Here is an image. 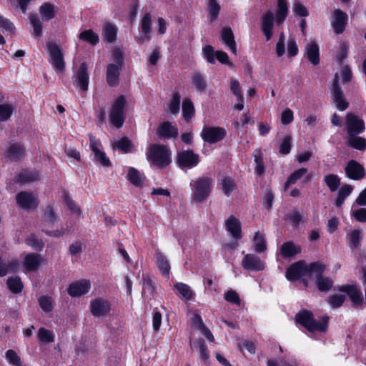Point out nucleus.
<instances>
[{
    "label": "nucleus",
    "mask_w": 366,
    "mask_h": 366,
    "mask_svg": "<svg viewBox=\"0 0 366 366\" xmlns=\"http://www.w3.org/2000/svg\"><path fill=\"white\" fill-rule=\"evenodd\" d=\"M298 53V46L295 39L290 37L287 41V55L289 57L295 56Z\"/></svg>",
    "instance_id": "obj_62"
},
{
    "label": "nucleus",
    "mask_w": 366,
    "mask_h": 366,
    "mask_svg": "<svg viewBox=\"0 0 366 366\" xmlns=\"http://www.w3.org/2000/svg\"><path fill=\"white\" fill-rule=\"evenodd\" d=\"M274 21V14L270 10L267 11L261 18V30L267 41L272 38L273 34Z\"/></svg>",
    "instance_id": "obj_20"
},
{
    "label": "nucleus",
    "mask_w": 366,
    "mask_h": 366,
    "mask_svg": "<svg viewBox=\"0 0 366 366\" xmlns=\"http://www.w3.org/2000/svg\"><path fill=\"white\" fill-rule=\"evenodd\" d=\"M225 227L235 239L242 238V228L239 220L234 216L231 215L225 221Z\"/></svg>",
    "instance_id": "obj_21"
},
{
    "label": "nucleus",
    "mask_w": 366,
    "mask_h": 366,
    "mask_svg": "<svg viewBox=\"0 0 366 366\" xmlns=\"http://www.w3.org/2000/svg\"><path fill=\"white\" fill-rule=\"evenodd\" d=\"M41 308L45 312H50L52 310V300L51 297L42 296L39 299Z\"/></svg>",
    "instance_id": "obj_64"
},
{
    "label": "nucleus",
    "mask_w": 366,
    "mask_h": 366,
    "mask_svg": "<svg viewBox=\"0 0 366 366\" xmlns=\"http://www.w3.org/2000/svg\"><path fill=\"white\" fill-rule=\"evenodd\" d=\"M14 112V107L11 104H0V122L7 121Z\"/></svg>",
    "instance_id": "obj_56"
},
{
    "label": "nucleus",
    "mask_w": 366,
    "mask_h": 366,
    "mask_svg": "<svg viewBox=\"0 0 366 366\" xmlns=\"http://www.w3.org/2000/svg\"><path fill=\"white\" fill-rule=\"evenodd\" d=\"M307 275V264L302 261H298L290 265L286 271V277L289 281H295Z\"/></svg>",
    "instance_id": "obj_14"
},
{
    "label": "nucleus",
    "mask_w": 366,
    "mask_h": 366,
    "mask_svg": "<svg viewBox=\"0 0 366 366\" xmlns=\"http://www.w3.org/2000/svg\"><path fill=\"white\" fill-rule=\"evenodd\" d=\"M38 337L40 341L50 343L54 341V334L49 330H46L44 327L39 328L38 331Z\"/></svg>",
    "instance_id": "obj_58"
},
{
    "label": "nucleus",
    "mask_w": 366,
    "mask_h": 366,
    "mask_svg": "<svg viewBox=\"0 0 366 366\" xmlns=\"http://www.w3.org/2000/svg\"><path fill=\"white\" fill-rule=\"evenodd\" d=\"M174 289L178 292L179 295L185 300H191L194 297V292L190 287L184 283L177 282L174 285Z\"/></svg>",
    "instance_id": "obj_33"
},
{
    "label": "nucleus",
    "mask_w": 366,
    "mask_h": 366,
    "mask_svg": "<svg viewBox=\"0 0 366 366\" xmlns=\"http://www.w3.org/2000/svg\"><path fill=\"white\" fill-rule=\"evenodd\" d=\"M30 22L33 28L32 35L39 38L42 35V22L37 14H31L29 16Z\"/></svg>",
    "instance_id": "obj_44"
},
{
    "label": "nucleus",
    "mask_w": 366,
    "mask_h": 366,
    "mask_svg": "<svg viewBox=\"0 0 366 366\" xmlns=\"http://www.w3.org/2000/svg\"><path fill=\"white\" fill-rule=\"evenodd\" d=\"M325 269V266L320 262H313L310 264H307V275L315 274L316 279L318 277L322 276V273Z\"/></svg>",
    "instance_id": "obj_46"
},
{
    "label": "nucleus",
    "mask_w": 366,
    "mask_h": 366,
    "mask_svg": "<svg viewBox=\"0 0 366 366\" xmlns=\"http://www.w3.org/2000/svg\"><path fill=\"white\" fill-rule=\"evenodd\" d=\"M6 357L10 364L14 366H22L21 358L14 350H7Z\"/></svg>",
    "instance_id": "obj_60"
},
{
    "label": "nucleus",
    "mask_w": 366,
    "mask_h": 366,
    "mask_svg": "<svg viewBox=\"0 0 366 366\" xmlns=\"http://www.w3.org/2000/svg\"><path fill=\"white\" fill-rule=\"evenodd\" d=\"M39 14L44 21H49L55 16L54 6L51 3H44L39 7Z\"/></svg>",
    "instance_id": "obj_37"
},
{
    "label": "nucleus",
    "mask_w": 366,
    "mask_h": 366,
    "mask_svg": "<svg viewBox=\"0 0 366 366\" xmlns=\"http://www.w3.org/2000/svg\"><path fill=\"white\" fill-rule=\"evenodd\" d=\"M225 300L232 304H234L236 305H240L241 300L238 295V294L234 290H229L224 295Z\"/></svg>",
    "instance_id": "obj_63"
},
{
    "label": "nucleus",
    "mask_w": 366,
    "mask_h": 366,
    "mask_svg": "<svg viewBox=\"0 0 366 366\" xmlns=\"http://www.w3.org/2000/svg\"><path fill=\"white\" fill-rule=\"evenodd\" d=\"M333 19L332 21V26L335 34H340L345 29L347 23V15L340 9H336L332 14Z\"/></svg>",
    "instance_id": "obj_18"
},
{
    "label": "nucleus",
    "mask_w": 366,
    "mask_h": 366,
    "mask_svg": "<svg viewBox=\"0 0 366 366\" xmlns=\"http://www.w3.org/2000/svg\"><path fill=\"white\" fill-rule=\"evenodd\" d=\"M362 234L360 230L354 229L349 234V246L352 249H357L360 246V241Z\"/></svg>",
    "instance_id": "obj_49"
},
{
    "label": "nucleus",
    "mask_w": 366,
    "mask_h": 366,
    "mask_svg": "<svg viewBox=\"0 0 366 366\" xmlns=\"http://www.w3.org/2000/svg\"><path fill=\"white\" fill-rule=\"evenodd\" d=\"M195 109L194 104L189 98H185L182 102V115L187 122H189L194 116Z\"/></svg>",
    "instance_id": "obj_36"
},
{
    "label": "nucleus",
    "mask_w": 366,
    "mask_h": 366,
    "mask_svg": "<svg viewBox=\"0 0 366 366\" xmlns=\"http://www.w3.org/2000/svg\"><path fill=\"white\" fill-rule=\"evenodd\" d=\"M226 135L225 130L222 127H205L203 128L201 137L207 143L214 144L221 141Z\"/></svg>",
    "instance_id": "obj_8"
},
{
    "label": "nucleus",
    "mask_w": 366,
    "mask_h": 366,
    "mask_svg": "<svg viewBox=\"0 0 366 366\" xmlns=\"http://www.w3.org/2000/svg\"><path fill=\"white\" fill-rule=\"evenodd\" d=\"M325 182L331 192H335L340 185V179L337 175L331 174L325 177Z\"/></svg>",
    "instance_id": "obj_53"
},
{
    "label": "nucleus",
    "mask_w": 366,
    "mask_h": 366,
    "mask_svg": "<svg viewBox=\"0 0 366 366\" xmlns=\"http://www.w3.org/2000/svg\"><path fill=\"white\" fill-rule=\"evenodd\" d=\"M24 155V147L18 143L11 144L6 150V156L14 161L21 159Z\"/></svg>",
    "instance_id": "obj_28"
},
{
    "label": "nucleus",
    "mask_w": 366,
    "mask_h": 366,
    "mask_svg": "<svg viewBox=\"0 0 366 366\" xmlns=\"http://www.w3.org/2000/svg\"><path fill=\"white\" fill-rule=\"evenodd\" d=\"M79 39L89 42L92 45H96L99 39L97 34H95L92 29L85 30L79 34Z\"/></svg>",
    "instance_id": "obj_52"
},
{
    "label": "nucleus",
    "mask_w": 366,
    "mask_h": 366,
    "mask_svg": "<svg viewBox=\"0 0 366 366\" xmlns=\"http://www.w3.org/2000/svg\"><path fill=\"white\" fill-rule=\"evenodd\" d=\"M213 179L209 177H201L190 183L192 199L195 202H204L209 196L212 189Z\"/></svg>",
    "instance_id": "obj_2"
},
{
    "label": "nucleus",
    "mask_w": 366,
    "mask_h": 366,
    "mask_svg": "<svg viewBox=\"0 0 366 366\" xmlns=\"http://www.w3.org/2000/svg\"><path fill=\"white\" fill-rule=\"evenodd\" d=\"M155 259L157 261V267L161 271L162 274L166 277H169L170 265L167 257L161 252H157L155 254Z\"/></svg>",
    "instance_id": "obj_34"
},
{
    "label": "nucleus",
    "mask_w": 366,
    "mask_h": 366,
    "mask_svg": "<svg viewBox=\"0 0 366 366\" xmlns=\"http://www.w3.org/2000/svg\"><path fill=\"white\" fill-rule=\"evenodd\" d=\"M181 96L179 92H174L171 98L169 104V112L173 114H177L179 112Z\"/></svg>",
    "instance_id": "obj_54"
},
{
    "label": "nucleus",
    "mask_w": 366,
    "mask_h": 366,
    "mask_svg": "<svg viewBox=\"0 0 366 366\" xmlns=\"http://www.w3.org/2000/svg\"><path fill=\"white\" fill-rule=\"evenodd\" d=\"M192 84L196 90L199 92H204L207 87L204 76L198 71L194 72L192 74Z\"/></svg>",
    "instance_id": "obj_30"
},
{
    "label": "nucleus",
    "mask_w": 366,
    "mask_h": 366,
    "mask_svg": "<svg viewBox=\"0 0 366 366\" xmlns=\"http://www.w3.org/2000/svg\"><path fill=\"white\" fill-rule=\"evenodd\" d=\"M332 96L336 104L337 108L340 111H344L348 107V103L344 98L343 92L338 84V75L336 74L332 88Z\"/></svg>",
    "instance_id": "obj_19"
},
{
    "label": "nucleus",
    "mask_w": 366,
    "mask_h": 366,
    "mask_svg": "<svg viewBox=\"0 0 366 366\" xmlns=\"http://www.w3.org/2000/svg\"><path fill=\"white\" fill-rule=\"evenodd\" d=\"M295 320L309 332H325L328 326V316H323L317 321L312 312L302 310L295 315Z\"/></svg>",
    "instance_id": "obj_1"
},
{
    "label": "nucleus",
    "mask_w": 366,
    "mask_h": 366,
    "mask_svg": "<svg viewBox=\"0 0 366 366\" xmlns=\"http://www.w3.org/2000/svg\"><path fill=\"white\" fill-rule=\"evenodd\" d=\"M89 80L88 66L86 63L83 62L80 64L74 76V83L81 91L86 92L88 90Z\"/></svg>",
    "instance_id": "obj_15"
},
{
    "label": "nucleus",
    "mask_w": 366,
    "mask_h": 366,
    "mask_svg": "<svg viewBox=\"0 0 366 366\" xmlns=\"http://www.w3.org/2000/svg\"><path fill=\"white\" fill-rule=\"evenodd\" d=\"M25 242L26 244L36 251H41L44 247V242L42 240L38 239L34 234H31L29 237H28Z\"/></svg>",
    "instance_id": "obj_57"
},
{
    "label": "nucleus",
    "mask_w": 366,
    "mask_h": 366,
    "mask_svg": "<svg viewBox=\"0 0 366 366\" xmlns=\"http://www.w3.org/2000/svg\"><path fill=\"white\" fill-rule=\"evenodd\" d=\"M340 291L345 292L348 294L351 301L355 305H361L362 304V292L358 290L355 286L345 285L340 288Z\"/></svg>",
    "instance_id": "obj_25"
},
{
    "label": "nucleus",
    "mask_w": 366,
    "mask_h": 366,
    "mask_svg": "<svg viewBox=\"0 0 366 366\" xmlns=\"http://www.w3.org/2000/svg\"><path fill=\"white\" fill-rule=\"evenodd\" d=\"M147 158L154 165L163 168L171 162V152L165 145L152 144L147 152Z\"/></svg>",
    "instance_id": "obj_3"
},
{
    "label": "nucleus",
    "mask_w": 366,
    "mask_h": 366,
    "mask_svg": "<svg viewBox=\"0 0 366 366\" xmlns=\"http://www.w3.org/2000/svg\"><path fill=\"white\" fill-rule=\"evenodd\" d=\"M119 67L117 64H110L107 69V81L109 86H115L119 84Z\"/></svg>",
    "instance_id": "obj_27"
},
{
    "label": "nucleus",
    "mask_w": 366,
    "mask_h": 366,
    "mask_svg": "<svg viewBox=\"0 0 366 366\" xmlns=\"http://www.w3.org/2000/svg\"><path fill=\"white\" fill-rule=\"evenodd\" d=\"M347 145L359 151H365L366 149V139L358 137V135L350 136L348 137Z\"/></svg>",
    "instance_id": "obj_40"
},
{
    "label": "nucleus",
    "mask_w": 366,
    "mask_h": 366,
    "mask_svg": "<svg viewBox=\"0 0 366 366\" xmlns=\"http://www.w3.org/2000/svg\"><path fill=\"white\" fill-rule=\"evenodd\" d=\"M104 39L109 43H113L116 40L117 28L114 25L107 23L103 28Z\"/></svg>",
    "instance_id": "obj_45"
},
{
    "label": "nucleus",
    "mask_w": 366,
    "mask_h": 366,
    "mask_svg": "<svg viewBox=\"0 0 366 366\" xmlns=\"http://www.w3.org/2000/svg\"><path fill=\"white\" fill-rule=\"evenodd\" d=\"M307 173V169L304 168V167L297 169L294 172H292L289 176L286 182L285 183V186H284L285 190H287L291 184H295L297 180L300 179Z\"/></svg>",
    "instance_id": "obj_42"
},
{
    "label": "nucleus",
    "mask_w": 366,
    "mask_h": 366,
    "mask_svg": "<svg viewBox=\"0 0 366 366\" xmlns=\"http://www.w3.org/2000/svg\"><path fill=\"white\" fill-rule=\"evenodd\" d=\"M316 285L320 291L327 292L332 287L333 282L330 278L322 275L316 280Z\"/></svg>",
    "instance_id": "obj_48"
},
{
    "label": "nucleus",
    "mask_w": 366,
    "mask_h": 366,
    "mask_svg": "<svg viewBox=\"0 0 366 366\" xmlns=\"http://www.w3.org/2000/svg\"><path fill=\"white\" fill-rule=\"evenodd\" d=\"M16 204L21 209L29 210L35 209L39 204V199L32 193L20 192L16 196Z\"/></svg>",
    "instance_id": "obj_10"
},
{
    "label": "nucleus",
    "mask_w": 366,
    "mask_h": 366,
    "mask_svg": "<svg viewBox=\"0 0 366 366\" xmlns=\"http://www.w3.org/2000/svg\"><path fill=\"white\" fill-rule=\"evenodd\" d=\"M253 157L254 159L255 173L261 176L264 173L265 166L264 163V154L259 149H256L253 152Z\"/></svg>",
    "instance_id": "obj_31"
},
{
    "label": "nucleus",
    "mask_w": 366,
    "mask_h": 366,
    "mask_svg": "<svg viewBox=\"0 0 366 366\" xmlns=\"http://www.w3.org/2000/svg\"><path fill=\"white\" fill-rule=\"evenodd\" d=\"M305 56L314 66L320 63L319 46L316 42H310L305 47Z\"/></svg>",
    "instance_id": "obj_22"
},
{
    "label": "nucleus",
    "mask_w": 366,
    "mask_h": 366,
    "mask_svg": "<svg viewBox=\"0 0 366 366\" xmlns=\"http://www.w3.org/2000/svg\"><path fill=\"white\" fill-rule=\"evenodd\" d=\"M288 13V6L286 0L277 1V10L276 14V21L278 24L283 23Z\"/></svg>",
    "instance_id": "obj_39"
},
{
    "label": "nucleus",
    "mask_w": 366,
    "mask_h": 366,
    "mask_svg": "<svg viewBox=\"0 0 366 366\" xmlns=\"http://www.w3.org/2000/svg\"><path fill=\"white\" fill-rule=\"evenodd\" d=\"M89 289V282L86 280H81L71 283L69 285L67 292L71 297H76L87 293Z\"/></svg>",
    "instance_id": "obj_17"
},
{
    "label": "nucleus",
    "mask_w": 366,
    "mask_h": 366,
    "mask_svg": "<svg viewBox=\"0 0 366 366\" xmlns=\"http://www.w3.org/2000/svg\"><path fill=\"white\" fill-rule=\"evenodd\" d=\"M345 298V295H334L329 297L328 302L333 308H337L343 304Z\"/></svg>",
    "instance_id": "obj_61"
},
{
    "label": "nucleus",
    "mask_w": 366,
    "mask_h": 366,
    "mask_svg": "<svg viewBox=\"0 0 366 366\" xmlns=\"http://www.w3.org/2000/svg\"><path fill=\"white\" fill-rule=\"evenodd\" d=\"M41 262L42 259L39 254L36 253H29L25 256L23 264L27 271L32 272L39 267Z\"/></svg>",
    "instance_id": "obj_24"
},
{
    "label": "nucleus",
    "mask_w": 366,
    "mask_h": 366,
    "mask_svg": "<svg viewBox=\"0 0 366 366\" xmlns=\"http://www.w3.org/2000/svg\"><path fill=\"white\" fill-rule=\"evenodd\" d=\"M353 190V187L349 184L343 185L338 191L337 197L335 201V205L340 207L347 197L350 195Z\"/></svg>",
    "instance_id": "obj_41"
},
{
    "label": "nucleus",
    "mask_w": 366,
    "mask_h": 366,
    "mask_svg": "<svg viewBox=\"0 0 366 366\" xmlns=\"http://www.w3.org/2000/svg\"><path fill=\"white\" fill-rule=\"evenodd\" d=\"M230 90L232 94L236 96L238 102H243L244 97L242 95V89L239 81L235 79L230 80Z\"/></svg>",
    "instance_id": "obj_59"
},
{
    "label": "nucleus",
    "mask_w": 366,
    "mask_h": 366,
    "mask_svg": "<svg viewBox=\"0 0 366 366\" xmlns=\"http://www.w3.org/2000/svg\"><path fill=\"white\" fill-rule=\"evenodd\" d=\"M126 106L127 99L124 95H121L117 98L112 105L109 118L111 123L117 128L122 127L125 121Z\"/></svg>",
    "instance_id": "obj_4"
},
{
    "label": "nucleus",
    "mask_w": 366,
    "mask_h": 366,
    "mask_svg": "<svg viewBox=\"0 0 366 366\" xmlns=\"http://www.w3.org/2000/svg\"><path fill=\"white\" fill-rule=\"evenodd\" d=\"M40 179V174L34 171H24L20 173L16 177V182H19L20 184H27L34 182Z\"/></svg>",
    "instance_id": "obj_32"
},
{
    "label": "nucleus",
    "mask_w": 366,
    "mask_h": 366,
    "mask_svg": "<svg viewBox=\"0 0 366 366\" xmlns=\"http://www.w3.org/2000/svg\"><path fill=\"white\" fill-rule=\"evenodd\" d=\"M281 254L284 258L294 257L301 252L299 246H296L292 242H285L280 248Z\"/></svg>",
    "instance_id": "obj_29"
},
{
    "label": "nucleus",
    "mask_w": 366,
    "mask_h": 366,
    "mask_svg": "<svg viewBox=\"0 0 366 366\" xmlns=\"http://www.w3.org/2000/svg\"><path fill=\"white\" fill-rule=\"evenodd\" d=\"M345 171L347 177L352 180H360L365 176L364 167L355 160L349 161Z\"/></svg>",
    "instance_id": "obj_13"
},
{
    "label": "nucleus",
    "mask_w": 366,
    "mask_h": 366,
    "mask_svg": "<svg viewBox=\"0 0 366 366\" xmlns=\"http://www.w3.org/2000/svg\"><path fill=\"white\" fill-rule=\"evenodd\" d=\"M242 266L248 271H262L264 269V262L254 254H246L242 261Z\"/></svg>",
    "instance_id": "obj_16"
},
{
    "label": "nucleus",
    "mask_w": 366,
    "mask_h": 366,
    "mask_svg": "<svg viewBox=\"0 0 366 366\" xmlns=\"http://www.w3.org/2000/svg\"><path fill=\"white\" fill-rule=\"evenodd\" d=\"M254 249L258 253H262L267 249L264 237L259 232H257L254 237Z\"/></svg>",
    "instance_id": "obj_47"
},
{
    "label": "nucleus",
    "mask_w": 366,
    "mask_h": 366,
    "mask_svg": "<svg viewBox=\"0 0 366 366\" xmlns=\"http://www.w3.org/2000/svg\"><path fill=\"white\" fill-rule=\"evenodd\" d=\"M345 125L348 137L357 136L365 129L364 121L353 113L346 114Z\"/></svg>",
    "instance_id": "obj_7"
},
{
    "label": "nucleus",
    "mask_w": 366,
    "mask_h": 366,
    "mask_svg": "<svg viewBox=\"0 0 366 366\" xmlns=\"http://www.w3.org/2000/svg\"><path fill=\"white\" fill-rule=\"evenodd\" d=\"M89 147L94 154V159L104 167H109L111 162L106 154L99 149L100 142L92 134H89Z\"/></svg>",
    "instance_id": "obj_11"
},
{
    "label": "nucleus",
    "mask_w": 366,
    "mask_h": 366,
    "mask_svg": "<svg viewBox=\"0 0 366 366\" xmlns=\"http://www.w3.org/2000/svg\"><path fill=\"white\" fill-rule=\"evenodd\" d=\"M9 289L14 294L20 293L23 289V283L19 277H10L6 282Z\"/></svg>",
    "instance_id": "obj_51"
},
{
    "label": "nucleus",
    "mask_w": 366,
    "mask_h": 366,
    "mask_svg": "<svg viewBox=\"0 0 366 366\" xmlns=\"http://www.w3.org/2000/svg\"><path fill=\"white\" fill-rule=\"evenodd\" d=\"M113 147L126 154L132 152L134 146L127 137H124L116 142Z\"/></svg>",
    "instance_id": "obj_43"
},
{
    "label": "nucleus",
    "mask_w": 366,
    "mask_h": 366,
    "mask_svg": "<svg viewBox=\"0 0 366 366\" xmlns=\"http://www.w3.org/2000/svg\"><path fill=\"white\" fill-rule=\"evenodd\" d=\"M220 9L221 6L218 0L207 1V13L210 21H213L217 19Z\"/></svg>",
    "instance_id": "obj_38"
},
{
    "label": "nucleus",
    "mask_w": 366,
    "mask_h": 366,
    "mask_svg": "<svg viewBox=\"0 0 366 366\" xmlns=\"http://www.w3.org/2000/svg\"><path fill=\"white\" fill-rule=\"evenodd\" d=\"M157 135L161 138H175L178 136V129L169 122H164L157 129Z\"/></svg>",
    "instance_id": "obj_23"
},
{
    "label": "nucleus",
    "mask_w": 366,
    "mask_h": 366,
    "mask_svg": "<svg viewBox=\"0 0 366 366\" xmlns=\"http://www.w3.org/2000/svg\"><path fill=\"white\" fill-rule=\"evenodd\" d=\"M48 50L49 62L51 64L55 71L63 73L65 70V62L61 47L56 44L50 43L48 44Z\"/></svg>",
    "instance_id": "obj_5"
},
{
    "label": "nucleus",
    "mask_w": 366,
    "mask_h": 366,
    "mask_svg": "<svg viewBox=\"0 0 366 366\" xmlns=\"http://www.w3.org/2000/svg\"><path fill=\"white\" fill-rule=\"evenodd\" d=\"M127 177L129 182L136 187H142L144 184V176L134 167L129 169Z\"/></svg>",
    "instance_id": "obj_35"
},
{
    "label": "nucleus",
    "mask_w": 366,
    "mask_h": 366,
    "mask_svg": "<svg viewBox=\"0 0 366 366\" xmlns=\"http://www.w3.org/2000/svg\"><path fill=\"white\" fill-rule=\"evenodd\" d=\"M194 345L197 347L198 352H199L202 359L204 362H207L209 358V353L204 340L199 339L195 341Z\"/></svg>",
    "instance_id": "obj_55"
},
{
    "label": "nucleus",
    "mask_w": 366,
    "mask_h": 366,
    "mask_svg": "<svg viewBox=\"0 0 366 366\" xmlns=\"http://www.w3.org/2000/svg\"><path fill=\"white\" fill-rule=\"evenodd\" d=\"M152 15L147 12L144 14L140 21V34L139 36L135 37L137 44H142L150 40L149 34L152 32Z\"/></svg>",
    "instance_id": "obj_9"
},
{
    "label": "nucleus",
    "mask_w": 366,
    "mask_h": 366,
    "mask_svg": "<svg viewBox=\"0 0 366 366\" xmlns=\"http://www.w3.org/2000/svg\"><path fill=\"white\" fill-rule=\"evenodd\" d=\"M111 305L109 302L103 298H97L90 303V310L95 317H103L109 313Z\"/></svg>",
    "instance_id": "obj_12"
},
{
    "label": "nucleus",
    "mask_w": 366,
    "mask_h": 366,
    "mask_svg": "<svg viewBox=\"0 0 366 366\" xmlns=\"http://www.w3.org/2000/svg\"><path fill=\"white\" fill-rule=\"evenodd\" d=\"M177 162L181 169H192L199 164V157L191 149L179 151L177 154Z\"/></svg>",
    "instance_id": "obj_6"
},
{
    "label": "nucleus",
    "mask_w": 366,
    "mask_h": 366,
    "mask_svg": "<svg viewBox=\"0 0 366 366\" xmlns=\"http://www.w3.org/2000/svg\"><path fill=\"white\" fill-rule=\"evenodd\" d=\"M221 185L224 194L227 197H229L237 187L234 180L229 177H224L222 180Z\"/></svg>",
    "instance_id": "obj_50"
},
{
    "label": "nucleus",
    "mask_w": 366,
    "mask_h": 366,
    "mask_svg": "<svg viewBox=\"0 0 366 366\" xmlns=\"http://www.w3.org/2000/svg\"><path fill=\"white\" fill-rule=\"evenodd\" d=\"M220 39L225 44L229 46L230 50L234 54L236 53V43L234 41L233 31L230 27H224L222 29Z\"/></svg>",
    "instance_id": "obj_26"
}]
</instances>
